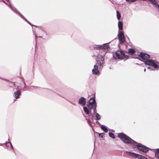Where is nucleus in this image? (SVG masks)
Masks as SVG:
<instances>
[{
  "label": "nucleus",
  "instance_id": "nucleus-1",
  "mask_svg": "<svg viewBox=\"0 0 159 159\" xmlns=\"http://www.w3.org/2000/svg\"><path fill=\"white\" fill-rule=\"evenodd\" d=\"M87 106L91 111L92 109L97 107V104L95 99V96L90 98L87 102Z\"/></svg>",
  "mask_w": 159,
  "mask_h": 159
},
{
  "label": "nucleus",
  "instance_id": "nucleus-2",
  "mask_svg": "<svg viewBox=\"0 0 159 159\" xmlns=\"http://www.w3.org/2000/svg\"><path fill=\"white\" fill-rule=\"evenodd\" d=\"M118 137L120 138L124 143L128 145L129 144L132 139L123 133H119L118 135Z\"/></svg>",
  "mask_w": 159,
  "mask_h": 159
},
{
  "label": "nucleus",
  "instance_id": "nucleus-3",
  "mask_svg": "<svg viewBox=\"0 0 159 159\" xmlns=\"http://www.w3.org/2000/svg\"><path fill=\"white\" fill-rule=\"evenodd\" d=\"M150 57V56L149 55L145 53L140 52L138 55V57H136L135 58L138 59L144 63V61L148 60Z\"/></svg>",
  "mask_w": 159,
  "mask_h": 159
},
{
  "label": "nucleus",
  "instance_id": "nucleus-4",
  "mask_svg": "<svg viewBox=\"0 0 159 159\" xmlns=\"http://www.w3.org/2000/svg\"><path fill=\"white\" fill-rule=\"evenodd\" d=\"M145 64L148 66H151L154 68H159V65H158L157 62L154 60L149 59L148 60L144 61Z\"/></svg>",
  "mask_w": 159,
  "mask_h": 159
},
{
  "label": "nucleus",
  "instance_id": "nucleus-5",
  "mask_svg": "<svg viewBox=\"0 0 159 159\" xmlns=\"http://www.w3.org/2000/svg\"><path fill=\"white\" fill-rule=\"evenodd\" d=\"M105 52L102 55L98 54L97 57V64L98 66H100L101 67L102 66V65L104 63V58L105 55Z\"/></svg>",
  "mask_w": 159,
  "mask_h": 159
},
{
  "label": "nucleus",
  "instance_id": "nucleus-6",
  "mask_svg": "<svg viewBox=\"0 0 159 159\" xmlns=\"http://www.w3.org/2000/svg\"><path fill=\"white\" fill-rule=\"evenodd\" d=\"M115 54L118 59H123L128 58V56L126 55L123 51L117 50L116 51Z\"/></svg>",
  "mask_w": 159,
  "mask_h": 159
},
{
  "label": "nucleus",
  "instance_id": "nucleus-7",
  "mask_svg": "<svg viewBox=\"0 0 159 159\" xmlns=\"http://www.w3.org/2000/svg\"><path fill=\"white\" fill-rule=\"evenodd\" d=\"M125 152L126 153H129V155H131L132 157H134L138 159H147V158L146 157L137 153L128 151H126Z\"/></svg>",
  "mask_w": 159,
  "mask_h": 159
},
{
  "label": "nucleus",
  "instance_id": "nucleus-8",
  "mask_svg": "<svg viewBox=\"0 0 159 159\" xmlns=\"http://www.w3.org/2000/svg\"><path fill=\"white\" fill-rule=\"evenodd\" d=\"M149 149L150 148H149L148 147L141 143L140 144L138 148V149L139 150L144 153H146L148 152Z\"/></svg>",
  "mask_w": 159,
  "mask_h": 159
},
{
  "label": "nucleus",
  "instance_id": "nucleus-9",
  "mask_svg": "<svg viewBox=\"0 0 159 159\" xmlns=\"http://www.w3.org/2000/svg\"><path fill=\"white\" fill-rule=\"evenodd\" d=\"M119 42L122 43L125 41V38L123 33L121 31H119L118 34Z\"/></svg>",
  "mask_w": 159,
  "mask_h": 159
},
{
  "label": "nucleus",
  "instance_id": "nucleus-10",
  "mask_svg": "<svg viewBox=\"0 0 159 159\" xmlns=\"http://www.w3.org/2000/svg\"><path fill=\"white\" fill-rule=\"evenodd\" d=\"M140 144V143H139L132 139L129 145L130 146L132 147L133 148H134L136 147L138 148Z\"/></svg>",
  "mask_w": 159,
  "mask_h": 159
},
{
  "label": "nucleus",
  "instance_id": "nucleus-11",
  "mask_svg": "<svg viewBox=\"0 0 159 159\" xmlns=\"http://www.w3.org/2000/svg\"><path fill=\"white\" fill-rule=\"evenodd\" d=\"M78 103L80 105L84 106L86 104V98L84 97H81L79 99Z\"/></svg>",
  "mask_w": 159,
  "mask_h": 159
},
{
  "label": "nucleus",
  "instance_id": "nucleus-12",
  "mask_svg": "<svg viewBox=\"0 0 159 159\" xmlns=\"http://www.w3.org/2000/svg\"><path fill=\"white\" fill-rule=\"evenodd\" d=\"M11 10L14 12L18 14V15L22 18L23 19H25V17L19 12L18 10L14 7H13L11 6H10Z\"/></svg>",
  "mask_w": 159,
  "mask_h": 159
},
{
  "label": "nucleus",
  "instance_id": "nucleus-13",
  "mask_svg": "<svg viewBox=\"0 0 159 159\" xmlns=\"http://www.w3.org/2000/svg\"><path fill=\"white\" fill-rule=\"evenodd\" d=\"M11 10L14 12L18 14V15L22 18L23 19H25V17L19 12L18 10L14 7H13L11 6H10Z\"/></svg>",
  "mask_w": 159,
  "mask_h": 159
},
{
  "label": "nucleus",
  "instance_id": "nucleus-14",
  "mask_svg": "<svg viewBox=\"0 0 159 159\" xmlns=\"http://www.w3.org/2000/svg\"><path fill=\"white\" fill-rule=\"evenodd\" d=\"M92 73L93 74L97 75L99 72V70L98 69V66L97 65H95L94 66V68L93 69Z\"/></svg>",
  "mask_w": 159,
  "mask_h": 159
},
{
  "label": "nucleus",
  "instance_id": "nucleus-15",
  "mask_svg": "<svg viewBox=\"0 0 159 159\" xmlns=\"http://www.w3.org/2000/svg\"><path fill=\"white\" fill-rule=\"evenodd\" d=\"M109 43H106L103 44L102 45V48L101 49H104L105 50H108L110 49V47L108 45Z\"/></svg>",
  "mask_w": 159,
  "mask_h": 159
},
{
  "label": "nucleus",
  "instance_id": "nucleus-16",
  "mask_svg": "<svg viewBox=\"0 0 159 159\" xmlns=\"http://www.w3.org/2000/svg\"><path fill=\"white\" fill-rule=\"evenodd\" d=\"M21 95V93L20 91H17L14 93V97L16 98H20V96Z\"/></svg>",
  "mask_w": 159,
  "mask_h": 159
},
{
  "label": "nucleus",
  "instance_id": "nucleus-17",
  "mask_svg": "<svg viewBox=\"0 0 159 159\" xmlns=\"http://www.w3.org/2000/svg\"><path fill=\"white\" fill-rule=\"evenodd\" d=\"M93 47L94 50H99L101 49L102 45L94 44L93 45Z\"/></svg>",
  "mask_w": 159,
  "mask_h": 159
},
{
  "label": "nucleus",
  "instance_id": "nucleus-18",
  "mask_svg": "<svg viewBox=\"0 0 159 159\" xmlns=\"http://www.w3.org/2000/svg\"><path fill=\"white\" fill-rule=\"evenodd\" d=\"M101 128L102 130L105 133L108 132L107 127L104 125H102L101 126Z\"/></svg>",
  "mask_w": 159,
  "mask_h": 159
},
{
  "label": "nucleus",
  "instance_id": "nucleus-19",
  "mask_svg": "<svg viewBox=\"0 0 159 159\" xmlns=\"http://www.w3.org/2000/svg\"><path fill=\"white\" fill-rule=\"evenodd\" d=\"M119 31H121L123 29V23L122 21H119L118 23Z\"/></svg>",
  "mask_w": 159,
  "mask_h": 159
},
{
  "label": "nucleus",
  "instance_id": "nucleus-20",
  "mask_svg": "<svg viewBox=\"0 0 159 159\" xmlns=\"http://www.w3.org/2000/svg\"><path fill=\"white\" fill-rule=\"evenodd\" d=\"M83 109L84 111V112L87 114H89L90 113V114H91V112L90 111H89L88 109V108L86 107H83Z\"/></svg>",
  "mask_w": 159,
  "mask_h": 159
},
{
  "label": "nucleus",
  "instance_id": "nucleus-21",
  "mask_svg": "<svg viewBox=\"0 0 159 159\" xmlns=\"http://www.w3.org/2000/svg\"><path fill=\"white\" fill-rule=\"evenodd\" d=\"M151 3L155 6L157 8H159V5L155 0H154Z\"/></svg>",
  "mask_w": 159,
  "mask_h": 159
},
{
  "label": "nucleus",
  "instance_id": "nucleus-22",
  "mask_svg": "<svg viewBox=\"0 0 159 159\" xmlns=\"http://www.w3.org/2000/svg\"><path fill=\"white\" fill-rule=\"evenodd\" d=\"M128 52L129 53H131V54H133L135 53V51L134 49L130 48L129 49Z\"/></svg>",
  "mask_w": 159,
  "mask_h": 159
},
{
  "label": "nucleus",
  "instance_id": "nucleus-23",
  "mask_svg": "<svg viewBox=\"0 0 159 159\" xmlns=\"http://www.w3.org/2000/svg\"><path fill=\"white\" fill-rule=\"evenodd\" d=\"M116 13L117 18L118 20H119L121 17L120 14L119 12L118 11H117Z\"/></svg>",
  "mask_w": 159,
  "mask_h": 159
},
{
  "label": "nucleus",
  "instance_id": "nucleus-24",
  "mask_svg": "<svg viewBox=\"0 0 159 159\" xmlns=\"http://www.w3.org/2000/svg\"><path fill=\"white\" fill-rule=\"evenodd\" d=\"M96 119L97 120H99L101 119V116L98 113H96L95 115Z\"/></svg>",
  "mask_w": 159,
  "mask_h": 159
},
{
  "label": "nucleus",
  "instance_id": "nucleus-25",
  "mask_svg": "<svg viewBox=\"0 0 159 159\" xmlns=\"http://www.w3.org/2000/svg\"><path fill=\"white\" fill-rule=\"evenodd\" d=\"M109 135L111 138L114 139L115 138V137L114 135V134L112 132H109Z\"/></svg>",
  "mask_w": 159,
  "mask_h": 159
},
{
  "label": "nucleus",
  "instance_id": "nucleus-26",
  "mask_svg": "<svg viewBox=\"0 0 159 159\" xmlns=\"http://www.w3.org/2000/svg\"><path fill=\"white\" fill-rule=\"evenodd\" d=\"M156 152H155V155L159 157V148L156 149Z\"/></svg>",
  "mask_w": 159,
  "mask_h": 159
},
{
  "label": "nucleus",
  "instance_id": "nucleus-27",
  "mask_svg": "<svg viewBox=\"0 0 159 159\" xmlns=\"http://www.w3.org/2000/svg\"><path fill=\"white\" fill-rule=\"evenodd\" d=\"M92 110H93V113H91L92 115H94L96 114V113H97L96 112V107L94 108L93 109H92Z\"/></svg>",
  "mask_w": 159,
  "mask_h": 159
},
{
  "label": "nucleus",
  "instance_id": "nucleus-28",
  "mask_svg": "<svg viewBox=\"0 0 159 159\" xmlns=\"http://www.w3.org/2000/svg\"><path fill=\"white\" fill-rule=\"evenodd\" d=\"M105 134L104 133H99L98 134V135H99V136L101 138H103Z\"/></svg>",
  "mask_w": 159,
  "mask_h": 159
},
{
  "label": "nucleus",
  "instance_id": "nucleus-29",
  "mask_svg": "<svg viewBox=\"0 0 159 159\" xmlns=\"http://www.w3.org/2000/svg\"><path fill=\"white\" fill-rule=\"evenodd\" d=\"M126 1L129 2H133L137 1V0H125Z\"/></svg>",
  "mask_w": 159,
  "mask_h": 159
},
{
  "label": "nucleus",
  "instance_id": "nucleus-30",
  "mask_svg": "<svg viewBox=\"0 0 159 159\" xmlns=\"http://www.w3.org/2000/svg\"><path fill=\"white\" fill-rule=\"evenodd\" d=\"M38 37L35 35V49H36V47L37 48V40H36V39H37V38Z\"/></svg>",
  "mask_w": 159,
  "mask_h": 159
},
{
  "label": "nucleus",
  "instance_id": "nucleus-31",
  "mask_svg": "<svg viewBox=\"0 0 159 159\" xmlns=\"http://www.w3.org/2000/svg\"><path fill=\"white\" fill-rule=\"evenodd\" d=\"M32 88H33L34 89H37L39 88V87L37 86H31L30 87V89H31Z\"/></svg>",
  "mask_w": 159,
  "mask_h": 159
},
{
  "label": "nucleus",
  "instance_id": "nucleus-32",
  "mask_svg": "<svg viewBox=\"0 0 159 159\" xmlns=\"http://www.w3.org/2000/svg\"><path fill=\"white\" fill-rule=\"evenodd\" d=\"M147 68L148 69H150V70H154V69H155V68H153V67H152V68H151V67H147Z\"/></svg>",
  "mask_w": 159,
  "mask_h": 159
},
{
  "label": "nucleus",
  "instance_id": "nucleus-33",
  "mask_svg": "<svg viewBox=\"0 0 159 159\" xmlns=\"http://www.w3.org/2000/svg\"><path fill=\"white\" fill-rule=\"evenodd\" d=\"M27 22V23H29L30 25H33V26H35L36 27H37V26H36V25H33L32 24H31L29 21H28V20L26 21Z\"/></svg>",
  "mask_w": 159,
  "mask_h": 159
},
{
  "label": "nucleus",
  "instance_id": "nucleus-34",
  "mask_svg": "<svg viewBox=\"0 0 159 159\" xmlns=\"http://www.w3.org/2000/svg\"><path fill=\"white\" fill-rule=\"evenodd\" d=\"M8 140L9 141V142H7V143H10V145H11V148H13V147L12 145V144H11V143L10 142V141H9V139H8Z\"/></svg>",
  "mask_w": 159,
  "mask_h": 159
},
{
  "label": "nucleus",
  "instance_id": "nucleus-35",
  "mask_svg": "<svg viewBox=\"0 0 159 159\" xmlns=\"http://www.w3.org/2000/svg\"><path fill=\"white\" fill-rule=\"evenodd\" d=\"M87 122L89 124V125H91V122L89 120H87Z\"/></svg>",
  "mask_w": 159,
  "mask_h": 159
},
{
  "label": "nucleus",
  "instance_id": "nucleus-36",
  "mask_svg": "<svg viewBox=\"0 0 159 159\" xmlns=\"http://www.w3.org/2000/svg\"><path fill=\"white\" fill-rule=\"evenodd\" d=\"M1 1H2V2H4L6 5H7V6H8V4L6 2H5L3 0H0V2Z\"/></svg>",
  "mask_w": 159,
  "mask_h": 159
},
{
  "label": "nucleus",
  "instance_id": "nucleus-37",
  "mask_svg": "<svg viewBox=\"0 0 159 159\" xmlns=\"http://www.w3.org/2000/svg\"><path fill=\"white\" fill-rule=\"evenodd\" d=\"M96 123L97 124H99V125H100V123H99L98 121H97L96 122Z\"/></svg>",
  "mask_w": 159,
  "mask_h": 159
},
{
  "label": "nucleus",
  "instance_id": "nucleus-38",
  "mask_svg": "<svg viewBox=\"0 0 159 159\" xmlns=\"http://www.w3.org/2000/svg\"><path fill=\"white\" fill-rule=\"evenodd\" d=\"M23 19L25 20L26 21L27 20L25 18V19Z\"/></svg>",
  "mask_w": 159,
  "mask_h": 159
},
{
  "label": "nucleus",
  "instance_id": "nucleus-39",
  "mask_svg": "<svg viewBox=\"0 0 159 159\" xmlns=\"http://www.w3.org/2000/svg\"><path fill=\"white\" fill-rule=\"evenodd\" d=\"M146 69L145 68V69H144V71H146Z\"/></svg>",
  "mask_w": 159,
  "mask_h": 159
},
{
  "label": "nucleus",
  "instance_id": "nucleus-40",
  "mask_svg": "<svg viewBox=\"0 0 159 159\" xmlns=\"http://www.w3.org/2000/svg\"><path fill=\"white\" fill-rule=\"evenodd\" d=\"M46 89V90H49L48 89Z\"/></svg>",
  "mask_w": 159,
  "mask_h": 159
},
{
  "label": "nucleus",
  "instance_id": "nucleus-41",
  "mask_svg": "<svg viewBox=\"0 0 159 159\" xmlns=\"http://www.w3.org/2000/svg\"><path fill=\"white\" fill-rule=\"evenodd\" d=\"M24 85H25V83H24Z\"/></svg>",
  "mask_w": 159,
  "mask_h": 159
},
{
  "label": "nucleus",
  "instance_id": "nucleus-42",
  "mask_svg": "<svg viewBox=\"0 0 159 159\" xmlns=\"http://www.w3.org/2000/svg\"><path fill=\"white\" fill-rule=\"evenodd\" d=\"M39 37H40V38H41V36H39Z\"/></svg>",
  "mask_w": 159,
  "mask_h": 159
}]
</instances>
